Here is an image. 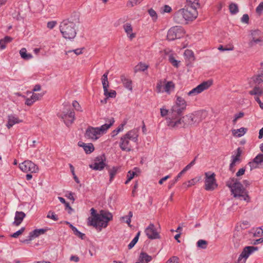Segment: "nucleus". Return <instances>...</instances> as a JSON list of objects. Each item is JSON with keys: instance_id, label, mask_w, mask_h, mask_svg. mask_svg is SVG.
I'll use <instances>...</instances> for the list:
<instances>
[{"instance_id": "a878e982", "label": "nucleus", "mask_w": 263, "mask_h": 263, "mask_svg": "<svg viewBox=\"0 0 263 263\" xmlns=\"http://www.w3.org/2000/svg\"><path fill=\"white\" fill-rule=\"evenodd\" d=\"M184 56L186 60V62L188 63L187 64L192 63L195 60L194 52L191 50H185L184 52Z\"/></svg>"}, {"instance_id": "a211bd4d", "label": "nucleus", "mask_w": 263, "mask_h": 263, "mask_svg": "<svg viewBox=\"0 0 263 263\" xmlns=\"http://www.w3.org/2000/svg\"><path fill=\"white\" fill-rule=\"evenodd\" d=\"M252 39L250 42L251 46H253L254 43L259 44L260 45H263V34L259 30H254L251 32Z\"/></svg>"}, {"instance_id": "680f3d73", "label": "nucleus", "mask_w": 263, "mask_h": 263, "mask_svg": "<svg viewBox=\"0 0 263 263\" xmlns=\"http://www.w3.org/2000/svg\"><path fill=\"white\" fill-rule=\"evenodd\" d=\"M12 39L8 36H5L3 39L0 40V43H8L10 42Z\"/></svg>"}, {"instance_id": "bf43d9fd", "label": "nucleus", "mask_w": 263, "mask_h": 263, "mask_svg": "<svg viewBox=\"0 0 263 263\" xmlns=\"http://www.w3.org/2000/svg\"><path fill=\"white\" fill-rule=\"evenodd\" d=\"M248 165L250 166V170L252 171L253 169L256 168L258 167V164H257L253 160L251 162H249Z\"/></svg>"}, {"instance_id": "774afa93", "label": "nucleus", "mask_w": 263, "mask_h": 263, "mask_svg": "<svg viewBox=\"0 0 263 263\" xmlns=\"http://www.w3.org/2000/svg\"><path fill=\"white\" fill-rule=\"evenodd\" d=\"M245 168H241L238 170V171L236 173V176L237 177H239L240 176L243 175L245 174Z\"/></svg>"}, {"instance_id": "f257e3e1", "label": "nucleus", "mask_w": 263, "mask_h": 263, "mask_svg": "<svg viewBox=\"0 0 263 263\" xmlns=\"http://www.w3.org/2000/svg\"><path fill=\"white\" fill-rule=\"evenodd\" d=\"M205 111L199 110L192 114H190L180 117L174 122H170V128H176L184 127L185 125H196L204 120L206 117Z\"/></svg>"}, {"instance_id": "09e8293b", "label": "nucleus", "mask_w": 263, "mask_h": 263, "mask_svg": "<svg viewBox=\"0 0 263 263\" xmlns=\"http://www.w3.org/2000/svg\"><path fill=\"white\" fill-rule=\"evenodd\" d=\"M244 116V113L243 112H239L238 114H236L234 115V118L232 122L233 124H235L237 120L242 118Z\"/></svg>"}, {"instance_id": "473e14b6", "label": "nucleus", "mask_w": 263, "mask_h": 263, "mask_svg": "<svg viewBox=\"0 0 263 263\" xmlns=\"http://www.w3.org/2000/svg\"><path fill=\"white\" fill-rule=\"evenodd\" d=\"M20 54L22 58L26 60H29L32 58L31 54L27 53V50L25 48H23L20 50Z\"/></svg>"}, {"instance_id": "6ab92c4d", "label": "nucleus", "mask_w": 263, "mask_h": 263, "mask_svg": "<svg viewBox=\"0 0 263 263\" xmlns=\"http://www.w3.org/2000/svg\"><path fill=\"white\" fill-rule=\"evenodd\" d=\"M46 231V230L44 229H35L33 231H31L29 233L28 236V239L22 240L21 241L23 243H27L28 242L32 240L34 238L38 237L41 234H44Z\"/></svg>"}, {"instance_id": "4d7b16f0", "label": "nucleus", "mask_w": 263, "mask_h": 263, "mask_svg": "<svg viewBox=\"0 0 263 263\" xmlns=\"http://www.w3.org/2000/svg\"><path fill=\"white\" fill-rule=\"evenodd\" d=\"M179 258L177 256H173L168 259L165 263H178Z\"/></svg>"}, {"instance_id": "69168bd1", "label": "nucleus", "mask_w": 263, "mask_h": 263, "mask_svg": "<svg viewBox=\"0 0 263 263\" xmlns=\"http://www.w3.org/2000/svg\"><path fill=\"white\" fill-rule=\"evenodd\" d=\"M73 52L76 55H79L82 53V49H76L73 50H69L66 52V54H67L68 53Z\"/></svg>"}, {"instance_id": "603ef678", "label": "nucleus", "mask_w": 263, "mask_h": 263, "mask_svg": "<svg viewBox=\"0 0 263 263\" xmlns=\"http://www.w3.org/2000/svg\"><path fill=\"white\" fill-rule=\"evenodd\" d=\"M169 61L173 66L176 67L178 66L179 62L172 55L169 57Z\"/></svg>"}, {"instance_id": "4c0bfd02", "label": "nucleus", "mask_w": 263, "mask_h": 263, "mask_svg": "<svg viewBox=\"0 0 263 263\" xmlns=\"http://www.w3.org/2000/svg\"><path fill=\"white\" fill-rule=\"evenodd\" d=\"M230 12L232 14H235L238 12V5L235 3H231L229 5Z\"/></svg>"}, {"instance_id": "0eeeda50", "label": "nucleus", "mask_w": 263, "mask_h": 263, "mask_svg": "<svg viewBox=\"0 0 263 263\" xmlns=\"http://www.w3.org/2000/svg\"><path fill=\"white\" fill-rule=\"evenodd\" d=\"M198 15L197 10L186 7L180 9L174 14L173 19L178 24L186 23L187 21H193Z\"/></svg>"}, {"instance_id": "338daca9", "label": "nucleus", "mask_w": 263, "mask_h": 263, "mask_svg": "<svg viewBox=\"0 0 263 263\" xmlns=\"http://www.w3.org/2000/svg\"><path fill=\"white\" fill-rule=\"evenodd\" d=\"M57 24V22L55 21H51L47 23V27L50 29L53 28L55 25Z\"/></svg>"}, {"instance_id": "5fc2aeb1", "label": "nucleus", "mask_w": 263, "mask_h": 263, "mask_svg": "<svg viewBox=\"0 0 263 263\" xmlns=\"http://www.w3.org/2000/svg\"><path fill=\"white\" fill-rule=\"evenodd\" d=\"M169 112H170V111H168V110H167L164 108H160V114L162 117H165L166 115H168L167 117H169Z\"/></svg>"}, {"instance_id": "6e6d98bb", "label": "nucleus", "mask_w": 263, "mask_h": 263, "mask_svg": "<svg viewBox=\"0 0 263 263\" xmlns=\"http://www.w3.org/2000/svg\"><path fill=\"white\" fill-rule=\"evenodd\" d=\"M262 235H263V231L261 230V228H257L255 233H254V236L255 237H259Z\"/></svg>"}, {"instance_id": "7ed1b4c3", "label": "nucleus", "mask_w": 263, "mask_h": 263, "mask_svg": "<svg viewBox=\"0 0 263 263\" xmlns=\"http://www.w3.org/2000/svg\"><path fill=\"white\" fill-rule=\"evenodd\" d=\"M79 23V16L75 14L60 23L59 29L63 37L66 39H73L77 34V26Z\"/></svg>"}, {"instance_id": "052dcab7", "label": "nucleus", "mask_w": 263, "mask_h": 263, "mask_svg": "<svg viewBox=\"0 0 263 263\" xmlns=\"http://www.w3.org/2000/svg\"><path fill=\"white\" fill-rule=\"evenodd\" d=\"M256 12L258 14H260L263 12V2L260 3L256 8Z\"/></svg>"}, {"instance_id": "e433bc0d", "label": "nucleus", "mask_w": 263, "mask_h": 263, "mask_svg": "<svg viewBox=\"0 0 263 263\" xmlns=\"http://www.w3.org/2000/svg\"><path fill=\"white\" fill-rule=\"evenodd\" d=\"M133 212L132 211H129L128 215L122 217L121 218V220L126 222L129 227H130L131 218L133 217Z\"/></svg>"}, {"instance_id": "2eb2a0df", "label": "nucleus", "mask_w": 263, "mask_h": 263, "mask_svg": "<svg viewBox=\"0 0 263 263\" xmlns=\"http://www.w3.org/2000/svg\"><path fill=\"white\" fill-rule=\"evenodd\" d=\"M244 230L240 225L235 227L233 237V241L235 247L239 246L240 241L244 237Z\"/></svg>"}, {"instance_id": "3c124183", "label": "nucleus", "mask_w": 263, "mask_h": 263, "mask_svg": "<svg viewBox=\"0 0 263 263\" xmlns=\"http://www.w3.org/2000/svg\"><path fill=\"white\" fill-rule=\"evenodd\" d=\"M198 181L195 179H192L186 182H185L184 184L186 185L187 187H189L195 184Z\"/></svg>"}, {"instance_id": "cd10ccee", "label": "nucleus", "mask_w": 263, "mask_h": 263, "mask_svg": "<svg viewBox=\"0 0 263 263\" xmlns=\"http://www.w3.org/2000/svg\"><path fill=\"white\" fill-rule=\"evenodd\" d=\"M108 71H106L102 76V83L103 85V90L104 92H105L106 93L107 92V88L109 87V83L108 81Z\"/></svg>"}, {"instance_id": "8fccbe9b", "label": "nucleus", "mask_w": 263, "mask_h": 263, "mask_svg": "<svg viewBox=\"0 0 263 263\" xmlns=\"http://www.w3.org/2000/svg\"><path fill=\"white\" fill-rule=\"evenodd\" d=\"M43 94L42 93H33L31 96L32 98V100H33L34 102L41 99V98L43 97Z\"/></svg>"}, {"instance_id": "5701e85b", "label": "nucleus", "mask_w": 263, "mask_h": 263, "mask_svg": "<svg viewBox=\"0 0 263 263\" xmlns=\"http://www.w3.org/2000/svg\"><path fill=\"white\" fill-rule=\"evenodd\" d=\"M26 214L23 212L16 211L14 217V221L13 224L16 226H18L23 220Z\"/></svg>"}, {"instance_id": "f8f14e48", "label": "nucleus", "mask_w": 263, "mask_h": 263, "mask_svg": "<svg viewBox=\"0 0 263 263\" xmlns=\"http://www.w3.org/2000/svg\"><path fill=\"white\" fill-rule=\"evenodd\" d=\"M184 34L183 28L180 26H174L169 29L167 32V38L170 41H173L180 39Z\"/></svg>"}, {"instance_id": "f3484780", "label": "nucleus", "mask_w": 263, "mask_h": 263, "mask_svg": "<svg viewBox=\"0 0 263 263\" xmlns=\"http://www.w3.org/2000/svg\"><path fill=\"white\" fill-rule=\"evenodd\" d=\"M145 233L147 237L150 239H155L160 238L159 233L157 232L153 223H150L145 229Z\"/></svg>"}, {"instance_id": "4468645a", "label": "nucleus", "mask_w": 263, "mask_h": 263, "mask_svg": "<svg viewBox=\"0 0 263 263\" xmlns=\"http://www.w3.org/2000/svg\"><path fill=\"white\" fill-rule=\"evenodd\" d=\"M258 250V248L254 246L245 247L238 259V263H245L247 259L254 251Z\"/></svg>"}, {"instance_id": "de8ad7c7", "label": "nucleus", "mask_w": 263, "mask_h": 263, "mask_svg": "<svg viewBox=\"0 0 263 263\" xmlns=\"http://www.w3.org/2000/svg\"><path fill=\"white\" fill-rule=\"evenodd\" d=\"M25 230V227L21 228V229L20 230H19L18 231L14 233L12 235H11V237H13V238H17L19 235L23 234V233L24 232Z\"/></svg>"}, {"instance_id": "7c9ffc66", "label": "nucleus", "mask_w": 263, "mask_h": 263, "mask_svg": "<svg viewBox=\"0 0 263 263\" xmlns=\"http://www.w3.org/2000/svg\"><path fill=\"white\" fill-rule=\"evenodd\" d=\"M105 166V164L103 160L98 162H96L93 164L90 165V167L95 170H102Z\"/></svg>"}, {"instance_id": "393cba45", "label": "nucleus", "mask_w": 263, "mask_h": 263, "mask_svg": "<svg viewBox=\"0 0 263 263\" xmlns=\"http://www.w3.org/2000/svg\"><path fill=\"white\" fill-rule=\"evenodd\" d=\"M78 145L80 147H82L86 154H90L95 149L94 146L92 143L86 144L82 142H79Z\"/></svg>"}, {"instance_id": "f03ea898", "label": "nucleus", "mask_w": 263, "mask_h": 263, "mask_svg": "<svg viewBox=\"0 0 263 263\" xmlns=\"http://www.w3.org/2000/svg\"><path fill=\"white\" fill-rule=\"evenodd\" d=\"M90 211L91 216L88 218V224L100 231L102 228H106L108 222L112 219L111 213L108 211L101 210L99 213H97L93 208H91Z\"/></svg>"}, {"instance_id": "e2e57ef3", "label": "nucleus", "mask_w": 263, "mask_h": 263, "mask_svg": "<svg viewBox=\"0 0 263 263\" xmlns=\"http://www.w3.org/2000/svg\"><path fill=\"white\" fill-rule=\"evenodd\" d=\"M249 21V17L247 14H245L242 15L241 18V21L242 23L248 24Z\"/></svg>"}, {"instance_id": "ddd939ff", "label": "nucleus", "mask_w": 263, "mask_h": 263, "mask_svg": "<svg viewBox=\"0 0 263 263\" xmlns=\"http://www.w3.org/2000/svg\"><path fill=\"white\" fill-rule=\"evenodd\" d=\"M212 84V82L211 81H204L190 91L187 93V95L189 96H196L204 90L208 89Z\"/></svg>"}, {"instance_id": "9b49d317", "label": "nucleus", "mask_w": 263, "mask_h": 263, "mask_svg": "<svg viewBox=\"0 0 263 263\" xmlns=\"http://www.w3.org/2000/svg\"><path fill=\"white\" fill-rule=\"evenodd\" d=\"M205 180H204V189L206 191H213L218 186L215 179L214 173L211 172H208L204 173Z\"/></svg>"}, {"instance_id": "72a5a7b5", "label": "nucleus", "mask_w": 263, "mask_h": 263, "mask_svg": "<svg viewBox=\"0 0 263 263\" xmlns=\"http://www.w3.org/2000/svg\"><path fill=\"white\" fill-rule=\"evenodd\" d=\"M197 158V156L195 158V159L192 160L189 164H187L179 173L178 177H181V176L184 174L187 171L190 170L192 166H193L195 163V160Z\"/></svg>"}, {"instance_id": "c03bdc74", "label": "nucleus", "mask_w": 263, "mask_h": 263, "mask_svg": "<svg viewBox=\"0 0 263 263\" xmlns=\"http://www.w3.org/2000/svg\"><path fill=\"white\" fill-rule=\"evenodd\" d=\"M104 95L108 97L114 98L116 97L117 93L116 91L114 90H111L109 92L108 91V88H107V92H104Z\"/></svg>"}, {"instance_id": "58836bf2", "label": "nucleus", "mask_w": 263, "mask_h": 263, "mask_svg": "<svg viewBox=\"0 0 263 263\" xmlns=\"http://www.w3.org/2000/svg\"><path fill=\"white\" fill-rule=\"evenodd\" d=\"M140 235V232H138L134 238L131 241V242L128 245V248L131 249L133 248L136 243L137 242L139 239V236Z\"/></svg>"}, {"instance_id": "2f4dec72", "label": "nucleus", "mask_w": 263, "mask_h": 263, "mask_svg": "<svg viewBox=\"0 0 263 263\" xmlns=\"http://www.w3.org/2000/svg\"><path fill=\"white\" fill-rule=\"evenodd\" d=\"M251 79L253 80L254 83L256 84L259 85L263 82V72L260 73L254 76Z\"/></svg>"}, {"instance_id": "423d86ee", "label": "nucleus", "mask_w": 263, "mask_h": 263, "mask_svg": "<svg viewBox=\"0 0 263 263\" xmlns=\"http://www.w3.org/2000/svg\"><path fill=\"white\" fill-rule=\"evenodd\" d=\"M186 107V102L185 100L181 97L176 96L175 104L170 110L169 117L166 118L168 126H170L171 122H174L180 117Z\"/></svg>"}, {"instance_id": "39448f33", "label": "nucleus", "mask_w": 263, "mask_h": 263, "mask_svg": "<svg viewBox=\"0 0 263 263\" xmlns=\"http://www.w3.org/2000/svg\"><path fill=\"white\" fill-rule=\"evenodd\" d=\"M139 130V128H134L121 137L119 146L122 151L130 152L134 145L138 144Z\"/></svg>"}, {"instance_id": "ea45409f", "label": "nucleus", "mask_w": 263, "mask_h": 263, "mask_svg": "<svg viewBox=\"0 0 263 263\" xmlns=\"http://www.w3.org/2000/svg\"><path fill=\"white\" fill-rule=\"evenodd\" d=\"M118 171V168L116 167H113L112 168L109 169L108 172L109 174V181L111 182L114 179V177L116 175Z\"/></svg>"}, {"instance_id": "a19ab883", "label": "nucleus", "mask_w": 263, "mask_h": 263, "mask_svg": "<svg viewBox=\"0 0 263 263\" xmlns=\"http://www.w3.org/2000/svg\"><path fill=\"white\" fill-rule=\"evenodd\" d=\"M197 246L199 248L204 249L207 247L208 242L206 240L200 239L197 241Z\"/></svg>"}, {"instance_id": "dca6fc26", "label": "nucleus", "mask_w": 263, "mask_h": 263, "mask_svg": "<svg viewBox=\"0 0 263 263\" xmlns=\"http://www.w3.org/2000/svg\"><path fill=\"white\" fill-rule=\"evenodd\" d=\"M20 168L25 173H36L39 170L37 166L29 160L25 161L20 164Z\"/></svg>"}, {"instance_id": "aec40b11", "label": "nucleus", "mask_w": 263, "mask_h": 263, "mask_svg": "<svg viewBox=\"0 0 263 263\" xmlns=\"http://www.w3.org/2000/svg\"><path fill=\"white\" fill-rule=\"evenodd\" d=\"M8 123L6 125L8 128L10 129L15 124L22 122V121L20 120L17 117L13 115H9L8 117Z\"/></svg>"}, {"instance_id": "9d476101", "label": "nucleus", "mask_w": 263, "mask_h": 263, "mask_svg": "<svg viewBox=\"0 0 263 263\" xmlns=\"http://www.w3.org/2000/svg\"><path fill=\"white\" fill-rule=\"evenodd\" d=\"M175 84L172 81H166V80H160L156 85V91L158 93L166 92L170 95L174 90Z\"/></svg>"}, {"instance_id": "f704fd0d", "label": "nucleus", "mask_w": 263, "mask_h": 263, "mask_svg": "<svg viewBox=\"0 0 263 263\" xmlns=\"http://www.w3.org/2000/svg\"><path fill=\"white\" fill-rule=\"evenodd\" d=\"M249 94L251 95H263V89H261L259 86H255L253 90L249 91Z\"/></svg>"}, {"instance_id": "bb28decb", "label": "nucleus", "mask_w": 263, "mask_h": 263, "mask_svg": "<svg viewBox=\"0 0 263 263\" xmlns=\"http://www.w3.org/2000/svg\"><path fill=\"white\" fill-rule=\"evenodd\" d=\"M241 153H242V151H241V148L240 147H238L237 149L236 155L232 156V161H231L232 165H236V163L240 162V157Z\"/></svg>"}, {"instance_id": "0e129e2a", "label": "nucleus", "mask_w": 263, "mask_h": 263, "mask_svg": "<svg viewBox=\"0 0 263 263\" xmlns=\"http://www.w3.org/2000/svg\"><path fill=\"white\" fill-rule=\"evenodd\" d=\"M234 46L233 45H230V47L229 48H223L222 46L220 45L218 47V50L220 51H229V50H233L234 49Z\"/></svg>"}, {"instance_id": "c85d7f7f", "label": "nucleus", "mask_w": 263, "mask_h": 263, "mask_svg": "<svg viewBox=\"0 0 263 263\" xmlns=\"http://www.w3.org/2000/svg\"><path fill=\"white\" fill-rule=\"evenodd\" d=\"M232 132L234 136L240 137L246 133L247 132V128L245 127H241L237 129H233L232 130Z\"/></svg>"}, {"instance_id": "20e7f679", "label": "nucleus", "mask_w": 263, "mask_h": 263, "mask_svg": "<svg viewBox=\"0 0 263 263\" xmlns=\"http://www.w3.org/2000/svg\"><path fill=\"white\" fill-rule=\"evenodd\" d=\"M226 185L231 189V192L234 197L239 200H243L247 202L250 201V198L248 191L237 179L235 178H230L227 181Z\"/></svg>"}, {"instance_id": "4be33fe9", "label": "nucleus", "mask_w": 263, "mask_h": 263, "mask_svg": "<svg viewBox=\"0 0 263 263\" xmlns=\"http://www.w3.org/2000/svg\"><path fill=\"white\" fill-rule=\"evenodd\" d=\"M152 260V257L148 255L146 253L142 252L140 253L138 261L136 263H148Z\"/></svg>"}, {"instance_id": "6e6552de", "label": "nucleus", "mask_w": 263, "mask_h": 263, "mask_svg": "<svg viewBox=\"0 0 263 263\" xmlns=\"http://www.w3.org/2000/svg\"><path fill=\"white\" fill-rule=\"evenodd\" d=\"M115 122L114 119L111 118L108 120V123L102 125L100 127H93L89 126L86 130L85 137L90 139L92 141H96L100 136L106 133V132L113 125Z\"/></svg>"}, {"instance_id": "864d4df0", "label": "nucleus", "mask_w": 263, "mask_h": 263, "mask_svg": "<svg viewBox=\"0 0 263 263\" xmlns=\"http://www.w3.org/2000/svg\"><path fill=\"white\" fill-rule=\"evenodd\" d=\"M72 231L76 235H77V236H78L79 237H80L82 239L83 238V236H84V234L83 233L80 232V231H79L76 228H73Z\"/></svg>"}, {"instance_id": "c756f323", "label": "nucleus", "mask_w": 263, "mask_h": 263, "mask_svg": "<svg viewBox=\"0 0 263 263\" xmlns=\"http://www.w3.org/2000/svg\"><path fill=\"white\" fill-rule=\"evenodd\" d=\"M121 80L125 87L130 90H132V81L126 78L124 75H122Z\"/></svg>"}, {"instance_id": "c9c22d12", "label": "nucleus", "mask_w": 263, "mask_h": 263, "mask_svg": "<svg viewBox=\"0 0 263 263\" xmlns=\"http://www.w3.org/2000/svg\"><path fill=\"white\" fill-rule=\"evenodd\" d=\"M148 68V66L145 64L140 63L137 66H135L134 68L135 72H137L139 71H144L146 70Z\"/></svg>"}, {"instance_id": "b1692460", "label": "nucleus", "mask_w": 263, "mask_h": 263, "mask_svg": "<svg viewBox=\"0 0 263 263\" xmlns=\"http://www.w3.org/2000/svg\"><path fill=\"white\" fill-rule=\"evenodd\" d=\"M199 0H186L185 7L197 10L200 7Z\"/></svg>"}, {"instance_id": "79ce46f5", "label": "nucleus", "mask_w": 263, "mask_h": 263, "mask_svg": "<svg viewBox=\"0 0 263 263\" xmlns=\"http://www.w3.org/2000/svg\"><path fill=\"white\" fill-rule=\"evenodd\" d=\"M143 0H129L126 4L128 7H133L137 4L141 3Z\"/></svg>"}, {"instance_id": "a18cd8bd", "label": "nucleus", "mask_w": 263, "mask_h": 263, "mask_svg": "<svg viewBox=\"0 0 263 263\" xmlns=\"http://www.w3.org/2000/svg\"><path fill=\"white\" fill-rule=\"evenodd\" d=\"M257 164H261L263 163L262 154H259L257 155L253 160Z\"/></svg>"}, {"instance_id": "412c9836", "label": "nucleus", "mask_w": 263, "mask_h": 263, "mask_svg": "<svg viewBox=\"0 0 263 263\" xmlns=\"http://www.w3.org/2000/svg\"><path fill=\"white\" fill-rule=\"evenodd\" d=\"M123 28L127 36L132 40L136 37V34L133 32V28L130 24L126 23L123 25Z\"/></svg>"}, {"instance_id": "13d9d810", "label": "nucleus", "mask_w": 263, "mask_h": 263, "mask_svg": "<svg viewBox=\"0 0 263 263\" xmlns=\"http://www.w3.org/2000/svg\"><path fill=\"white\" fill-rule=\"evenodd\" d=\"M72 106L77 110L82 111L80 105L77 101H73Z\"/></svg>"}, {"instance_id": "49530a36", "label": "nucleus", "mask_w": 263, "mask_h": 263, "mask_svg": "<svg viewBox=\"0 0 263 263\" xmlns=\"http://www.w3.org/2000/svg\"><path fill=\"white\" fill-rule=\"evenodd\" d=\"M47 217L48 218L52 219L54 221H57L58 220V216L53 212L51 211L48 212V214L47 215Z\"/></svg>"}, {"instance_id": "1a4fd4ad", "label": "nucleus", "mask_w": 263, "mask_h": 263, "mask_svg": "<svg viewBox=\"0 0 263 263\" xmlns=\"http://www.w3.org/2000/svg\"><path fill=\"white\" fill-rule=\"evenodd\" d=\"M70 105L65 104L61 113H58V116L61 118L65 124L69 126L75 120V113L73 110L69 109Z\"/></svg>"}, {"instance_id": "37998d69", "label": "nucleus", "mask_w": 263, "mask_h": 263, "mask_svg": "<svg viewBox=\"0 0 263 263\" xmlns=\"http://www.w3.org/2000/svg\"><path fill=\"white\" fill-rule=\"evenodd\" d=\"M125 124V123L120 124L117 129L113 130L111 133V136L114 137L116 136L119 132H122L124 129V126Z\"/></svg>"}]
</instances>
